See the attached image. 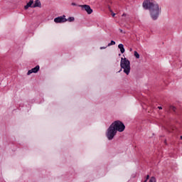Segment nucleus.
Listing matches in <instances>:
<instances>
[{
    "mask_svg": "<svg viewBox=\"0 0 182 182\" xmlns=\"http://www.w3.org/2000/svg\"><path fill=\"white\" fill-rule=\"evenodd\" d=\"M144 9H148L150 13L151 18L153 21H157L160 13L161 12V8L159 6V4L154 0H146L143 2Z\"/></svg>",
    "mask_w": 182,
    "mask_h": 182,
    "instance_id": "obj_1",
    "label": "nucleus"
},
{
    "mask_svg": "<svg viewBox=\"0 0 182 182\" xmlns=\"http://www.w3.org/2000/svg\"><path fill=\"white\" fill-rule=\"evenodd\" d=\"M124 129H126L124 124L119 120H117L112 122L107 129L106 137L108 140H113L114 139V136L117 134V132L122 133V132H124Z\"/></svg>",
    "mask_w": 182,
    "mask_h": 182,
    "instance_id": "obj_2",
    "label": "nucleus"
},
{
    "mask_svg": "<svg viewBox=\"0 0 182 182\" xmlns=\"http://www.w3.org/2000/svg\"><path fill=\"white\" fill-rule=\"evenodd\" d=\"M120 66L122 69L124 70V73H126L127 75L130 74V60L126 58H122L120 61Z\"/></svg>",
    "mask_w": 182,
    "mask_h": 182,
    "instance_id": "obj_3",
    "label": "nucleus"
},
{
    "mask_svg": "<svg viewBox=\"0 0 182 182\" xmlns=\"http://www.w3.org/2000/svg\"><path fill=\"white\" fill-rule=\"evenodd\" d=\"M54 22H55V23H63V22H68V18L63 15V16H58L54 18Z\"/></svg>",
    "mask_w": 182,
    "mask_h": 182,
    "instance_id": "obj_4",
    "label": "nucleus"
},
{
    "mask_svg": "<svg viewBox=\"0 0 182 182\" xmlns=\"http://www.w3.org/2000/svg\"><path fill=\"white\" fill-rule=\"evenodd\" d=\"M80 6V8H82V11H86L88 15H90L93 12V9H92V8H90V6L89 5L85 4V5H81Z\"/></svg>",
    "mask_w": 182,
    "mask_h": 182,
    "instance_id": "obj_5",
    "label": "nucleus"
},
{
    "mask_svg": "<svg viewBox=\"0 0 182 182\" xmlns=\"http://www.w3.org/2000/svg\"><path fill=\"white\" fill-rule=\"evenodd\" d=\"M40 69H41V67L39 65H36L35 68L28 70L27 73V75H31V73H38Z\"/></svg>",
    "mask_w": 182,
    "mask_h": 182,
    "instance_id": "obj_6",
    "label": "nucleus"
},
{
    "mask_svg": "<svg viewBox=\"0 0 182 182\" xmlns=\"http://www.w3.org/2000/svg\"><path fill=\"white\" fill-rule=\"evenodd\" d=\"M32 8H42V4H41V1L36 0L34 1V4L33 5Z\"/></svg>",
    "mask_w": 182,
    "mask_h": 182,
    "instance_id": "obj_7",
    "label": "nucleus"
},
{
    "mask_svg": "<svg viewBox=\"0 0 182 182\" xmlns=\"http://www.w3.org/2000/svg\"><path fill=\"white\" fill-rule=\"evenodd\" d=\"M32 6H33V0H30L24 6V9H28L29 8H32Z\"/></svg>",
    "mask_w": 182,
    "mask_h": 182,
    "instance_id": "obj_8",
    "label": "nucleus"
},
{
    "mask_svg": "<svg viewBox=\"0 0 182 182\" xmlns=\"http://www.w3.org/2000/svg\"><path fill=\"white\" fill-rule=\"evenodd\" d=\"M118 48L120 50L121 53H124L126 50L124 49V46L122 43L118 45Z\"/></svg>",
    "mask_w": 182,
    "mask_h": 182,
    "instance_id": "obj_9",
    "label": "nucleus"
},
{
    "mask_svg": "<svg viewBox=\"0 0 182 182\" xmlns=\"http://www.w3.org/2000/svg\"><path fill=\"white\" fill-rule=\"evenodd\" d=\"M134 56H135L136 59H140V54H139L137 51L134 52Z\"/></svg>",
    "mask_w": 182,
    "mask_h": 182,
    "instance_id": "obj_10",
    "label": "nucleus"
},
{
    "mask_svg": "<svg viewBox=\"0 0 182 182\" xmlns=\"http://www.w3.org/2000/svg\"><path fill=\"white\" fill-rule=\"evenodd\" d=\"M113 45H116V42L112 40L109 43H108L107 46H112Z\"/></svg>",
    "mask_w": 182,
    "mask_h": 182,
    "instance_id": "obj_11",
    "label": "nucleus"
},
{
    "mask_svg": "<svg viewBox=\"0 0 182 182\" xmlns=\"http://www.w3.org/2000/svg\"><path fill=\"white\" fill-rule=\"evenodd\" d=\"M67 21H68V22H73V21H75V17H69Z\"/></svg>",
    "mask_w": 182,
    "mask_h": 182,
    "instance_id": "obj_12",
    "label": "nucleus"
},
{
    "mask_svg": "<svg viewBox=\"0 0 182 182\" xmlns=\"http://www.w3.org/2000/svg\"><path fill=\"white\" fill-rule=\"evenodd\" d=\"M149 182H156V178L154 176L151 177Z\"/></svg>",
    "mask_w": 182,
    "mask_h": 182,
    "instance_id": "obj_13",
    "label": "nucleus"
},
{
    "mask_svg": "<svg viewBox=\"0 0 182 182\" xmlns=\"http://www.w3.org/2000/svg\"><path fill=\"white\" fill-rule=\"evenodd\" d=\"M149 178H150V176L147 175V176H146V180L144 181V182H146L147 180H149Z\"/></svg>",
    "mask_w": 182,
    "mask_h": 182,
    "instance_id": "obj_14",
    "label": "nucleus"
},
{
    "mask_svg": "<svg viewBox=\"0 0 182 182\" xmlns=\"http://www.w3.org/2000/svg\"><path fill=\"white\" fill-rule=\"evenodd\" d=\"M111 15L113 18H114V16H116V14L114 12L111 13Z\"/></svg>",
    "mask_w": 182,
    "mask_h": 182,
    "instance_id": "obj_15",
    "label": "nucleus"
},
{
    "mask_svg": "<svg viewBox=\"0 0 182 182\" xmlns=\"http://www.w3.org/2000/svg\"><path fill=\"white\" fill-rule=\"evenodd\" d=\"M106 48H107V46H102V47H100V49H106Z\"/></svg>",
    "mask_w": 182,
    "mask_h": 182,
    "instance_id": "obj_16",
    "label": "nucleus"
},
{
    "mask_svg": "<svg viewBox=\"0 0 182 182\" xmlns=\"http://www.w3.org/2000/svg\"><path fill=\"white\" fill-rule=\"evenodd\" d=\"M109 12H111V14H112V13H113V10H112V9H110V7H109Z\"/></svg>",
    "mask_w": 182,
    "mask_h": 182,
    "instance_id": "obj_17",
    "label": "nucleus"
},
{
    "mask_svg": "<svg viewBox=\"0 0 182 182\" xmlns=\"http://www.w3.org/2000/svg\"><path fill=\"white\" fill-rule=\"evenodd\" d=\"M158 109H159V110H161V109H163V107H158Z\"/></svg>",
    "mask_w": 182,
    "mask_h": 182,
    "instance_id": "obj_18",
    "label": "nucleus"
},
{
    "mask_svg": "<svg viewBox=\"0 0 182 182\" xmlns=\"http://www.w3.org/2000/svg\"><path fill=\"white\" fill-rule=\"evenodd\" d=\"M122 69L123 68H121V69L118 71V73H120V72H122Z\"/></svg>",
    "mask_w": 182,
    "mask_h": 182,
    "instance_id": "obj_19",
    "label": "nucleus"
},
{
    "mask_svg": "<svg viewBox=\"0 0 182 182\" xmlns=\"http://www.w3.org/2000/svg\"><path fill=\"white\" fill-rule=\"evenodd\" d=\"M72 5L75 6H76V4L75 3H72Z\"/></svg>",
    "mask_w": 182,
    "mask_h": 182,
    "instance_id": "obj_20",
    "label": "nucleus"
},
{
    "mask_svg": "<svg viewBox=\"0 0 182 182\" xmlns=\"http://www.w3.org/2000/svg\"><path fill=\"white\" fill-rule=\"evenodd\" d=\"M126 15H127V14L124 13V14L122 15V16H126Z\"/></svg>",
    "mask_w": 182,
    "mask_h": 182,
    "instance_id": "obj_21",
    "label": "nucleus"
},
{
    "mask_svg": "<svg viewBox=\"0 0 182 182\" xmlns=\"http://www.w3.org/2000/svg\"><path fill=\"white\" fill-rule=\"evenodd\" d=\"M173 110L176 111V107H173Z\"/></svg>",
    "mask_w": 182,
    "mask_h": 182,
    "instance_id": "obj_22",
    "label": "nucleus"
},
{
    "mask_svg": "<svg viewBox=\"0 0 182 182\" xmlns=\"http://www.w3.org/2000/svg\"><path fill=\"white\" fill-rule=\"evenodd\" d=\"M120 32H123V30L121 29V30H120Z\"/></svg>",
    "mask_w": 182,
    "mask_h": 182,
    "instance_id": "obj_23",
    "label": "nucleus"
}]
</instances>
